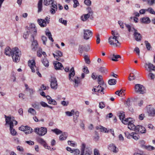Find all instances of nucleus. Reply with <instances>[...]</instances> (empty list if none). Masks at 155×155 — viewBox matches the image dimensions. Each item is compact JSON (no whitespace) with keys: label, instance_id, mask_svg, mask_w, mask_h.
<instances>
[{"label":"nucleus","instance_id":"nucleus-64","mask_svg":"<svg viewBox=\"0 0 155 155\" xmlns=\"http://www.w3.org/2000/svg\"><path fill=\"white\" fill-rule=\"evenodd\" d=\"M94 155H100L98 150L97 149H95L94 150Z\"/></svg>","mask_w":155,"mask_h":155},{"label":"nucleus","instance_id":"nucleus-34","mask_svg":"<svg viewBox=\"0 0 155 155\" xmlns=\"http://www.w3.org/2000/svg\"><path fill=\"white\" fill-rule=\"evenodd\" d=\"M37 142L41 144H43L44 146L46 143L45 141L42 138H38L37 139Z\"/></svg>","mask_w":155,"mask_h":155},{"label":"nucleus","instance_id":"nucleus-63","mask_svg":"<svg viewBox=\"0 0 155 155\" xmlns=\"http://www.w3.org/2000/svg\"><path fill=\"white\" fill-rule=\"evenodd\" d=\"M135 76L133 75H131V74H130L129 77L128 78V79L129 81H132L135 79Z\"/></svg>","mask_w":155,"mask_h":155},{"label":"nucleus","instance_id":"nucleus-16","mask_svg":"<svg viewBox=\"0 0 155 155\" xmlns=\"http://www.w3.org/2000/svg\"><path fill=\"white\" fill-rule=\"evenodd\" d=\"M108 148L109 150L112 151L114 153H116L118 151V150L116 146L113 143L110 144Z\"/></svg>","mask_w":155,"mask_h":155},{"label":"nucleus","instance_id":"nucleus-21","mask_svg":"<svg viewBox=\"0 0 155 155\" xmlns=\"http://www.w3.org/2000/svg\"><path fill=\"white\" fill-rule=\"evenodd\" d=\"M134 35L136 41H140L141 40L142 37L139 33L137 32H134Z\"/></svg>","mask_w":155,"mask_h":155},{"label":"nucleus","instance_id":"nucleus-44","mask_svg":"<svg viewBox=\"0 0 155 155\" xmlns=\"http://www.w3.org/2000/svg\"><path fill=\"white\" fill-rule=\"evenodd\" d=\"M100 85L101 86V91L103 93V94H104V89L106 87L107 85L106 84H104V82H103V83L101 85Z\"/></svg>","mask_w":155,"mask_h":155},{"label":"nucleus","instance_id":"nucleus-41","mask_svg":"<svg viewBox=\"0 0 155 155\" xmlns=\"http://www.w3.org/2000/svg\"><path fill=\"white\" fill-rule=\"evenodd\" d=\"M125 114L124 112H120L119 114V117L120 120L121 121L123 120L125 118Z\"/></svg>","mask_w":155,"mask_h":155},{"label":"nucleus","instance_id":"nucleus-54","mask_svg":"<svg viewBox=\"0 0 155 155\" xmlns=\"http://www.w3.org/2000/svg\"><path fill=\"white\" fill-rule=\"evenodd\" d=\"M147 3L150 5H152L155 3V0H147Z\"/></svg>","mask_w":155,"mask_h":155},{"label":"nucleus","instance_id":"nucleus-14","mask_svg":"<svg viewBox=\"0 0 155 155\" xmlns=\"http://www.w3.org/2000/svg\"><path fill=\"white\" fill-rule=\"evenodd\" d=\"M145 67L147 70H149L150 71H155V66L153 64L150 62L145 63Z\"/></svg>","mask_w":155,"mask_h":155},{"label":"nucleus","instance_id":"nucleus-5","mask_svg":"<svg viewBox=\"0 0 155 155\" xmlns=\"http://www.w3.org/2000/svg\"><path fill=\"white\" fill-rule=\"evenodd\" d=\"M75 75V71L74 68L72 67L70 71V73L68 76L69 79L70 81H72L74 82V87H78V84L80 82V78L78 77L75 76L74 79H73L72 78Z\"/></svg>","mask_w":155,"mask_h":155},{"label":"nucleus","instance_id":"nucleus-42","mask_svg":"<svg viewBox=\"0 0 155 155\" xmlns=\"http://www.w3.org/2000/svg\"><path fill=\"white\" fill-rule=\"evenodd\" d=\"M98 84L100 85H101L103 83L104 81H103L102 76L99 75L98 78Z\"/></svg>","mask_w":155,"mask_h":155},{"label":"nucleus","instance_id":"nucleus-15","mask_svg":"<svg viewBox=\"0 0 155 155\" xmlns=\"http://www.w3.org/2000/svg\"><path fill=\"white\" fill-rule=\"evenodd\" d=\"M135 131L136 132H138L141 133H144L146 132V129L145 128L140 125H138L136 126V128Z\"/></svg>","mask_w":155,"mask_h":155},{"label":"nucleus","instance_id":"nucleus-1","mask_svg":"<svg viewBox=\"0 0 155 155\" xmlns=\"http://www.w3.org/2000/svg\"><path fill=\"white\" fill-rule=\"evenodd\" d=\"M37 33V30L34 24H31L29 25V28L26 32L24 33L23 38L25 39H27L28 36H30V40L32 42L31 49L32 50L35 51L37 49L38 47V44L37 41L34 40V37Z\"/></svg>","mask_w":155,"mask_h":155},{"label":"nucleus","instance_id":"nucleus-12","mask_svg":"<svg viewBox=\"0 0 155 155\" xmlns=\"http://www.w3.org/2000/svg\"><path fill=\"white\" fill-rule=\"evenodd\" d=\"M147 109L149 116L152 117H155V109L154 108L151 107L149 106L147 107Z\"/></svg>","mask_w":155,"mask_h":155},{"label":"nucleus","instance_id":"nucleus-9","mask_svg":"<svg viewBox=\"0 0 155 155\" xmlns=\"http://www.w3.org/2000/svg\"><path fill=\"white\" fill-rule=\"evenodd\" d=\"M35 132L39 135L43 136L47 133V129L45 127H41L40 128H36L35 129Z\"/></svg>","mask_w":155,"mask_h":155},{"label":"nucleus","instance_id":"nucleus-50","mask_svg":"<svg viewBox=\"0 0 155 155\" xmlns=\"http://www.w3.org/2000/svg\"><path fill=\"white\" fill-rule=\"evenodd\" d=\"M84 4L88 6H90L91 5V2L90 0H85Z\"/></svg>","mask_w":155,"mask_h":155},{"label":"nucleus","instance_id":"nucleus-33","mask_svg":"<svg viewBox=\"0 0 155 155\" xmlns=\"http://www.w3.org/2000/svg\"><path fill=\"white\" fill-rule=\"evenodd\" d=\"M28 112L32 115H35L36 112L35 110L32 108H30L28 110Z\"/></svg>","mask_w":155,"mask_h":155},{"label":"nucleus","instance_id":"nucleus-40","mask_svg":"<svg viewBox=\"0 0 155 155\" xmlns=\"http://www.w3.org/2000/svg\"><path fill=\"white\" fill-rule=\"evenodd\" d=\"M88 13L87 14L89 15V16H91L93 14V12L91 8L88 7L87 9Z\"/></svg>","mask_w":155,"mask_h":155},{"label":"nucleus","instance_id":"nucleus-4","mask_svg":"<svg viewBox=\"0 0 155 155\" xmlns=\"http://www.w3.org/2000/svg\"><path fill=\"white\" fill-rule=\"evenodd\" d=\"M5 125L8 124L9 125L10 134L13 136H15L17 134V133L14 129L13 128L14 126L13 121V119L11 118L10 116H7L5 115Z\"/></svg>","mask_w":155,"mask_h":155},{"label":"nucleus","instance_id":"nucleus-62","mask_svg":"<svg viewBox=\"0 0 155 155\" xmlns=\"http://www.w3.org/2000/svg\"><path fill=\"white\" fill-rule=\"evenodd\" d=\"M145 148L148 150H152L154 149V147L151 146H146Z\"/></svg>","mask_w":155,"mask_h":155},{"label":"nucleus","instance_id":"nucleus-61","mask_svg":"<svg viewBox=\"0 0 155 155\" xmlns=\"http://www.w3.org/2000/svg\"><path fill=\"white\" fill-rule=\"evenodd\" d=\"M145 117V115L144 114H142L139 115L138 118L140 120H142Z\"/></svg>","mask_w":155,"mask_h":155},{"label":"nucleus","instance_id":"nucleus-7","mask_svg":"<svg viewBox=\"0 0 155 155\" xmlns=\"http://www.w3.org/2000/svg\"><path fill=\"white\" fill-rule=\"evenodd\" d=\"M92 151L88 147H86V144L82 143L81 146L80 155H91Z\"/></svg>","mask_w":155,"mask_h":155},{"label":"nucleus","instance_id":"nucleus-29","mask_svg":"<svg viewBox=\"0 0 155 155\" xmlns=\"http://www.w3.org/2000/svg\"><path fill=\"white\" fill-rule=\"evenodd\" d=\"M43 0H39L38 3V12H41L42 10V3Z\"/></svg>","mask_w":155,"mask_h":155},{"label":"nucleus","instance_id":"nucleus-47","mask_svg":"<svg viewBox=\"0 0 155 155\" xmlns=\"http://www.w3.org/2000/svg\"><path fill=\"white\" fill-rule=\"evenodd\" d=\"M148 12L150 14L155 15V12L154 10L151 8H148Z\"/></svg>","mask_w":155,"mask_h":155},{"label":"nucleus","instance_id":"nucleus-32","mask_svg":"<svg viewBox=\"0 0 155 155\" xmlns=\"http://www.w3.org/2000/svg\"><path fill=\"white\" fill-rule=\"evenodd\" d=\"M116 80L114 79H110L108 81V84L110 85H114L116 84Z\"/></svg>","mask_w":155,"mask_h":155},{"label":"nucleus","instance_id":"nucleus-43","mask_svg":"<svg viewBox=\"0 0 155 155\" xmlns=\"http://www.w3.org/2000/svg\"><path fill=\"white\" fill-rule=\"evenodd\" d=\"M84 59L85 62L86 63L89 64L90 63L91 61L88 56L85 55L84 56Z\"/></svg>","mask_w":155,"mask_h":155},{"label":"nucleus","instance_id":"nucleus-3","mask_svg":"<svg viewBox=\"0 0 155 155\" xmlns=\"http://www.w3.org/2000/svg\"><path fill=\"white\" fill-rule=\"evenodd\" d=\"M112 36L108 38V43L114 48L120 47V43L118 41L120 35L117 31L115 30L111 31Z\"/></svg>","mask_w":155,"mask_h":155},{"label":"nucleus","instance_id":"nucleus-31","mask_svg":"<svg viewBox=\"0 0 155 155\" xmlns=\"http://www.w3.org/2000/svg\"><path fill=\"white\" fill-rule=\"evenodd\" d=\"M90 16L89 15L86 14L82 16L81 17V19L83 21H85L88 19Z\"/></svg>","mask_w":155,"mask_h":155},{"label":"nucleus","instance_id":"nucleus-22","mask_svg":"<svg viewBox=\"0 0 155 155\" xmlns=\"http://www.w3.org/2000/svg\"><path fill=\"white\" fill-rule=\"evenodd\" d=\"M134 122V121L132 120L131 122H130V124H128V128L130 130H135L136 127L133 124Z\"/></svg>","mask_w":155,"mask_h":155},{"label":"nucleus","instance_id":"nucleus-58","mask_svg":"<svg viewBox=\"0 0 155 155\" xmlns=\"http://www.w3.org/2000/svg\"><path fill=\"white\" fill-rule=\"evenodd\" d=\"M84 48L83 45H79L78 50L80 53H82L84 51Z\"/></svg>","mask_w":155,"mask_h":155},{"label":"nucleus","instance_id":"nucleus-30","mask_svg":"<svg viewBox=\"0 0 155 155\" xmlns=\"http://www.w3.org/2000/svg\"><path fill=\"white\" fill-rule=\"evenodd\" d=\"M132 99L130 98L127 99L125 104L127 107H129L132 105Z\"/></svg>","mask_w":155,"mask_h":155},{"label":"nucleus","instance_id":"nucleus-48","mask_svg":"<svg viewBox=\"0 0 155 155\" xmlns=\"http://www.w3.org/2000/svg\"><path fill=\"white\" fill-rule=\"evenodd\" d=\"M59 22L65 25H67V21L66 20H64L62 18H60L59 20Z\"/></svg>","mask_w":155,"mask_h":155},{"label":"nucleus","instance_id":"nucleus-55","mask_svg":"<svg viewBox=\"0 0 155 155\" xmlns=\"http://www.w3.org/2000/svg\"><path fill=\"white\" fill-rule=\"evenodd\" d=\"M55 53L56 54V55H57L58 56H59V57H62L63 55L62 53L59 51H57L55 52Z\"/></svg>","mask_w":155,"mask_h":155},{"label":"nucleus","instance_id":"nucleus-25","mask_svg":"<svg viewBox=\"0 0 155 155\" xmlns=\"http://www.w3.org/2000/svg\"><path fill=\"white\" fill-rule=\"evenodd\" d=\"M132 118H128L125 119H124L122 121V122L124 124H130V122H131V121L133 120Z\"/></svg>","mask_w":155,"mask_h":155},{"label":"nucleus","instance_id":"nucleus-27","mask_svg":"<svg viewBox=\"0 0 155 155\" xmlns=\"http://www.w3.org/2000/svg\"><path fill=\"white\" fill-rule=\"evenodd\" d=\"M131 137L136 140H138L140 138L139 134L135 132L131 133Z\"/></svg>","mask_w":155,"mask_h":155},{"label":"nucleus","instance_id":"nucleus-60","mask_svg":"<svg viewBox=\"0 0 155 155\" xmlns=\"http://www.w3.org/2000/svg\"><path fill=\"white\" fill-rule=\"evenodd\" d=\"M74 155H78L80 154V150L78 149H74Z\"/></svg>","mask_w":155,"mask_h":155},{"label":"nucleus","instance_id":"nucleus-28","mask_svg":"<svg viewBox=\"0 0 155 155\" xmlns=\"http://www.w3.org/2000/svg\"><path fill=\"white\" fill-rule=\"evenodd\" d=\"M54 0H44V4L45 5H47L50 4L55 3L54 2Z\"/></svg>","mask_w":155,"mask_h":155},{"label":"nucleus","instance_id":"nucleus-56","mask_svg":"<svg viewBox=\"0 0 155 155\" xmlns=\"http://www.w3.org/2000/svg\"><path fill=\"white\" fill-rule=\"evenodd\" d=\"M32 106L36 109H40V106L38 104H36L35 103L33 104Z\"/></svg>","mask_w":155,"mask_h":155},{"label":"nucleus","instance_id":"nucleus-24","mask_svg":"<svg viewBox=\"0 0 155 155\" xmlns=\"http://www.w3.org/2000/svg\"><path fill=\"white\" fill-rule=\"evenodd\" d=\"M68 136V134L67 133L64 132L59 137L60 140H63L66 139Z\"/></svg>","mask_w":155,"mask_h":155},{"label":"nucleus","instance_id":"nucleus-51","mask_svg":"<svg viewBox=\"0 0 155 155\" xmlns=\"http://www.w3.org/2000/svg\"><path fill=\"white\" fill-rule=\"evenodd\" d=\"M48 103L49 104H52L54 105L57 104V102L54 100L51 99V101H48Z\"/></svg>","mask_w":155,"mask_h":155},{"label":"nucleus","instance_id":"nucleus-17","mask_svg":"<svg viewBox=\"0 0 155 155\" xmlns=\"http://www.w3.org/2000/svg\"><path fill=\"white\" fill-rule=\"evenodd\" d=\"M57 8L56 3H53L51 4L49 12L51 14L54 15L56 11H57Z\"/></svg>","mask_w":155,"mask_h":155},{"label":"nucleus","instance_id":"nucleus-38","mask_svg":"<svg viewBox=\"0 0 155 155\" xmlns=\"http://www.w3.org/2000/svg\"><path fill=\"white\" fill-rule=\"evenodd\" d=\"M112 60L114 61H117V59L118 58H120V56L119 55H115L113 54L112 56Z\"/></svg>","mask_w":155,"mask_h":155},{"label":"nucleus","instance_id":"nucleus-39","mask_svg":"<svg viewBox=\"0 0 155 155\" xmlns=\"http://www.w3.org/2000/svg\"><path fill=\"white\" fill-rule=\"evenodd\" d=\"M46 35L48 37L49 40H51L52 42L54 41V40L52 38L51 34L50 32H46Z\"/></svg>","mask_w":155,"mask_h":155},{"label":"nucleus","instance_id":"nucleus-10","mask_svg":"<svg viewBox=\"0 0 155 155\" xmlns=\"http://www.w3.org/2000/svg\"><path fill=\"white\" fill-rule=\"evenodd\" d=\"M20 130L25 132V133L26 134H28L32 133L33 130L30 127L27 126H21L19 128Z\"/></svg>","mask_w":155,"mask_h":155},{"label":"nucleus","instance_id":"nucleus-59","mask_svg":"<svg viewBox=\"0 0 155 155\" xmlns=\"http://www.w3.org/2000/svg\"><path fill=\"white\" fill-rule=\"evenodd\" d=\"M41 39L43 41V44L44 45H46L45 41H46L47 40V37L45 36H42L41 38Z\"/></svg>","mask_w":155,"mask_h":155},{"label":"nucleus","instance_id":"nucleus-52","mask_svg":"<svg viewBox=\"0 0 155 155\" xmlns=\"http://www.w3.org/2000/svg\"><path fill=\"white\" fill-rule=\"evenodd\" d=\"M100 129V131L101 132H106L107 129L104 127L100 126V127H98L97 129Z\"/></svg>","mask_w":155,"mask_h":155},{"label":"nucleus","instance_id":"nucleus-18","mask_svg":"<svg viewBox=\"0 0 155 155\" xmlns=\"http://www.w3.org/2000/svg\"><path fill=\"white\" fill-rule=\"evenodd\" d=\"M55 63H54V68L56 70H63L64 69L62 64L59 62L56 61Z\"/></svg>","mask_w":155,"mask_h":155},{"label":"nucleus","instance_id":"nucleus-36","mask_svg":"<svg viewBox=\"0 0 155 155\" xmlns=\"http://www.w3.org/2000/svg\"><path fill=\"white\" fill-rule=\"evenodd\" d=\"M51 131L55 133L56 134L58 135L62 133V131L56 128L54 129H52Z\"/></svg>","mask_w":155,"mask_h":155},{"label":"nucleus","instance_id":"nucleus-49","mask_svg":"<svg viewBox=\"0 0 155 155\" xmlns=\"http://www.w3.org/2000/svg\"><path fill=\"white\" fill-rule=\"evenodd\" d=\"M105 105L104 102H101L99 103V107L100 108L103 109L105 107Z\"/></svg>","mask_w":155,"mask_h":155},{"label":"nucleus","instance_id":"nucleus-26","mask_svg":"<svg viewBox=\"0 0 155 155\" xmlns=\"http://www.w3.org/2000/svg\"><path fill=\"white\" fill-rule=\"evenodd\" d=\"M43 65L46 67H48L49 65V62L47 59L45 58H43L41 61Z\"/></svg>","mask_w":155,"mask_h":155},{"label":"nucleus","instance_id":"nucleus-6","mask_svg":"<svg viewBox=\"0 0 155 155\" xmlns=\"http://www.w3.org/2000/svg\"><path fill=\"white\" fill-rule=\"evenodd\" d=\"M28 65L31 70L32 72H35V69L37 74L39 77H41V75L38 71V68L35 66V63L34 60H32L31 61L29 60L28 61Z\"/></svg>","mask_w":155,"mask_h":155},{"label":"nucleus","instance_id":"nucleus-8","mask_svg":"<svg viewBox=\"0 0 155 155\" xmlns=\"http://www.w3.org/2000/svg\"><path fill=\"white\" fill-rule=\"evenodd\" d=\"M134 90L136 93L140 94H143L146 93V91L143 86L140 84H137L135 85Z\"/></svg>","mask_w":155,"mask_h":155},{"label":"nucleus","instance_id":"nucleus-19","mask_svg":"<svg viewBox=\"0 0 155 155\" xmlns=\"http://www.w3.org/2000/svg\"><path fill=\"white\" fill-rule=\"evenodd\" d=\"M101 86L100 85H98V86H95L94 87L93 89H92V91L94 92H93L92 94H96L95 93V92H98V93H100L101 92Z\"/></svg>","mask_w":155,"mask_h":155},{"label":"nucleus","instance_id":"nucleus-13","mask_svg":"<svg viewBox=\"0 0 155 155\" xmlns=\"http://www.w3.org/2000/svg\"><path fill=\"white\" fill-rule=\"evenodd\" d=\"M51 88L54 89H56L58 87V84L57 80L56 78L51 77Z\"/></svg>","mask_w":155,"mask_h":155},{"label":"nucleus","instance_id":"nucleus-2","mask_svg":"<svg viewBox=\"0 0 155 155\" xmlns=\"http://www.w3.org/2000/svg\"><path fill=\"white\" fill-rule=\"evenodd\" d=\"M5 54L9 56L12 55L14 61H19L21 55V52L17 48H15L12 50L9 47H6L5 49Z\"/></svg>","mask_w":155,"mask_h":155},{"label":"nucleus","instance_id":"nucleus-20","mask_svg":"<svg viewBox=\"0 0 155 155\" xmlns=\"http://www.w3.org/2000/svg\"><path fill=\"white\" fill-rule=\"evenodd\" d=\"M38 22L39 25L41 27H45L46 26L47 24L44 19H38Z\"/></svg>","mask_w":155,"mask_h":155},{"label":"nucleus","instance_id":"nucleus-11","mask_svg":"<svg viewBox=\"0 0 155 155\" xmlns=\"http://www.w3.org/2000/svg\"><path fill=\"white\" fill-rule=\"evenodd\" d=\"M92 35V32L89 30H84V38L88 40Z\"/></svg>","mask_w":155,"mask_h":155},{"label":"nucleus","instance_id":"nucleus-23","mask_svg":"<svg viewBox=\"0 0 155 155\" xmlns=\"http://www.w3.org/2000/svg\"><path fill=\"white\" fill-rule=\"evenodd\" d=\"M140 21L142 23L145 24H148L150 23V21L149 18L148 17L142 18L140 19Z\"/></svg>","mask_w":155,"mask_h":155},{"label":"nucleus","instance_id":"nucleus-37","mask_svg":"<svg viewBox=\"0 0 155 155\" xmlns=\"http://www.w3.org/2000/svg\"><path fill=\"white\" fill-rule=\"evenodd\" d=\"M144 43L146 46V48L148 50H150L151 48V46L150 44L147 41H145Z\"/></svg>","mask_w":155,"mask_h":155},{"label":"nucleus","instance_id":"nucleus-35","mask_svg":"<svg viewBox=\"0 0 155 155\" xmlns=\"http://www.w3.org/2000/svg\"><path fill=\"white\" fill-rule=\"evenodd\" d=\"M99 71L102 73L106 74L107 72V69L104 67H101L99 69Z\"/></svg>","mask_w":155,"mask_h":155},{"label":"nucleus","instance_id":"nucleus-45","mask_svg":"<svg viewBox=\"0 0 155 155\" xmlns=\"http://www.w3.org/2000/svg\"><path fill=\"white\" fill-rule=\"evenodd\" d=\"M140 146L142 148H145L146 146L144 145L145 142L143 140L140 141L139 142Z\"/></svg>","mask_w":155,"mask_h":155},{"label":"nucleus","instance_id":"nucleus-57","mask_svg":"<svg viewBox=\"0 0 155 155\" xmlns=\"http://www.w3.org/2000/svg\"><path fill=\"white\" fill-rule=\"evenodd\" d=\"M148 77L150 78L151 79H153L155 78V76L152 73H150L148 75Z\"/></svg>","mask_w":155,"mask_h":155},{"label":"nucleus","instance_id":"nucleus-53","mask_svg":"<svg viewBox=\"0 0 155 155\" xmlns=\"http://www.w3.org/2000/svg\"><path fill=\"white\" fill-rule=\"evenodd\" d=\"M124 134L125 135L126 137L128 139H130L131 137V133L130 134L127 131L125 132Z\"/></svg>","mask_w":155,"mask_h":155},{"label":"nucleus","instance_id":"nucleus-46","mask_svg":"<svg viewBox=\"0 0 155 155\" xmlns=\"http://www.w3.org/2000/svg\"><path fill=\"white\" fill-rule=\"evenodd\" d=\"M74 3L73 5V7L74 8H76L77 6L79 5V3L77 0H73Z\"/></svg>","mask_w":155,"mask_h":155}]
</instances>
